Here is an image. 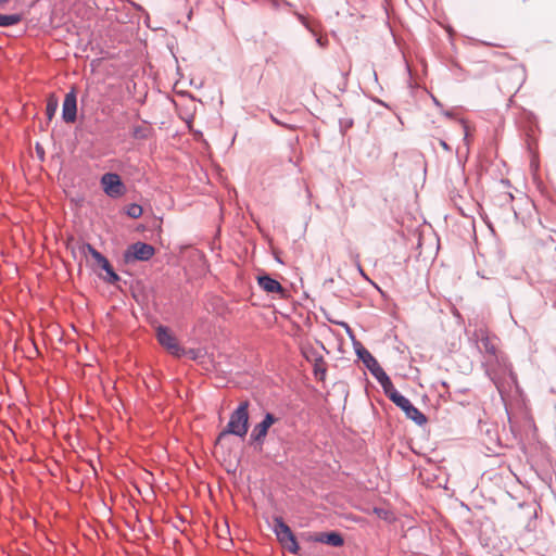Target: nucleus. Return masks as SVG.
Masks as SVG:
<instances>
[{
    "label": "nucleus",
    "instance_id": "nucleus-1",
    "mask_svg": "<svg viewBox=\"0 0 556 556\" xmlns=\"http://www.w3.org/2000/svg\"><path fill=\"white\" fill-rule=\"evenodd\" d=\"M249 402L243 401L239 404L237 409L230 415L229 421L225 430H223L216 443L219 444L222 440L228 434H235L243 438L249 429Z\"/></svg>",
    "mask_w": 556,
    "mask_h": 556
},
{
    "label": "nucleus",
    "instance_id": "nucleus-2",
    "mask_svg": "<svg viewBox=\"0 0 556 556\" xmlns=\"http://www.w3.org/2000/svg\"><path fill=\"white\" fill-rule=\"evenodd\" d=\"M384 393L396 406H399L405 413L407 418L412 419L419 426L426 424V416L417 407H415L408 399L402 395L394 388L393 383H391L390 389H384Z\"/></svg>",
    "mask_w": 556,
    "mask_h": 556
},
{
    "label": "nucleus",
    "instance_id": "nucleus-3",
    "mask_svg": "<svg viewBox=\"0 0 556 556\" xmlns=\"http://www.w3.org/2000/svg\"><path fill=\"white\" fill-rule=\"evenodd\" d=\"M274 532L278 541L283 546V548L288 549L293 554H298L300 547L296 542V539L292 533L290 527L287 523H285L282 518L277 517L274 519Z\"/></svg>",
    "mask_w": 556,
    "mask_h": 556
},
{
    "label": "nucleus",
    "instance_id": "nucleus-4",
    "mask_svg": "<svg viewBox=\"0 0 556 556\" xmlns=\"http://www.w3.org/2000/svg\"><path fill=\"white\" fill-rule=\"evenodd\" d=\"M358 355L371 375L379 381L382 389H390L392 381L379 365L378 361L366 350L358 352Z\"/></svg>",
    "mask_w": 556,
    "mask_h": 556
},
{
    "label": "nucleus",
    "instance_id": "nucleus-5",
    "mask_svg": "<svg viewBox=\"0 0 556 556\" xmlns=\"http://www.w3.org/2000/svg\"><path fill=\"white\" fill-rule=\"evenodd\" d=\"M473 337L480 343L479 350L484 352L490 357H496L498 339L492 334L485 327H480L475 330Z\"/></svg>",
    "mask_w": 556,
    "mask_h": 556
},
{
    "label": "nucleus",
    "instance_id": "nucleus-6",
    "mask_svg": "<svg viewBox=\"0 0 556 556\" xmlns=\"http://www.w3.org/2000/svg\"><path fill=\"white\" fill-rule=\"evenodd\" d=\"M159 343L176 357H181L184 349L179 345L176 337L169 331L168 328L160 326L156 331Z\"/></svg>",
    "mask_w": 556,
    "mask_h": 556
},
{
    "label": "nucleus",
    "instance_id": "nucleus-7",
    "mask_svg": "<svg viewBox=\"0 0 556 556\" xmlns=\"http://www.w3.org/2000/svg\"><path fill=\"white\" fill-rule=\"evenodd\" d=\"M101 184L104 192L112 198L121 197L124 193V186L117 174H104Z\"/></svg>",
    "mask_w": 556,
    "mask_h": 556
},
{
    "label": "nucleus",
    "instance_id": "nucleus-8",
    "mask_svg": "<svg viewBox=\"0 0 556 556\" xmlns=\"http://www.w3.org/2000/svg\"><path fill=\"white\" fill-rule=\"evenodd\" d=\"M154 253L155 250L152 245L143 242H136L127 249L125 257L127 261L130 258L137 261H148L154 255Z\"/></svg>",
    "mask_w": 556,
    "mask_h": 556
},
{
    "label": "nucleus",
    "instance_id": "nucleus-9",
    "mask_svg": "<svg viewBox=\"0 0 556 556\" xmlns=\"http://www.w3.org/2000/svg\"><path fill=\"white\" fill-rule=\"evenodd\" d=\"M84 249H86L90 254L91 256L94 258V261L97 262V264L103 269L105 270L106 273V277H104V279L108 281V282H111V283H114L116 282L119 278L118 276L116 275V273L113 270V267L111 266V264L109 263V261L106 260V257H104L99 251H97L92 245L90 244H86L84 247Z\"/></svg>",
    "mask_w": 556,
    "mask_h": 556
},
{
    "label": "nucleus",
    "instance_id": "nucleus-10",
    "mask_svg": "<svg viewBox=\"0 0 556 556\" xmlns=\"http://www.w3.org/2000/svg\"><path fill=\"white\" fill-rule=\"evenodd\" d=\"M77 100L75 90H71L65 94L62 108V117L66 123H74L76 121Z\"/></svg>",
    "mask_w": 556,
    "mask_h": 556
},
{
    "label": "nucleus",
    "instance_id": "nucleus-11",
    "mask_svg": "<svg viewBox=\"0 0 556 556\" xmlns=\"http://www.w3.org/2000/svg\"><path fill=\"white\" fill-rule=\"evenodd\" d=\"M276 418L271 414H266L265 418L257 424L251 434V438L256 442H263L264 438L267 434V431L271 425H274Z\"/></svg>",
    "mask_w": 556,
    "mask_h": 556
},
{
    "label": "nucleus",
    "instance_id": "nucleus-12",
    "mask_svg": "<svg viewBox=\"0 0 556 556\" xmlns=\"http://www.w3.org/2000/svg\"><path fill=\"white\" fill-rule=\"evenodd\" d=\"M257 282L267 293H283V288L280 282L269 276H260Z\"/></svg>",
    "mask_w": 556,
    "mask_h": 556
},
{
    "label": "nucleus",
    "instance_id": "nucleus-13",
    "mask_svg": "<svg viewBox=\"0 0 556 556\" xmlns=\"http://www.w3.org/2000/svg\"><path fill=\"white\" fill-rule=\"evenodd\" d=\"M316 541L329 544L331 546H342L344 541L341 534L337 532H329V533H321L319 538L316 539Z\"/></svg>",
    "mask_w": 556,
    "mask_h": 556
},
{
    "label": "nucleus",
    "instance_id": "nucleus-14",
    "mask_svg": "<svg viewBox=\"0 0 556 556\" xmlns=\"http://www.w3.org/2000/svg\"><path fill=\"white\" fill-rule=\"evenodd\" d=\"M59 106V100L54 94H49L46 105V114L49 121L52 119Z\"/></svg>",
    "mask_w": 556,
    "mask_h": 556
},
{
    "label": "nucleus",
    "instance_id": "nucleus-15",
    "mask_svg": "<svg viewBox=\"0 0 556 556\" xmlns=\"http://www.w3.org/2000/svg\"><path fill=\"white\" fill-rule=\"evenodd\" d=\"M21 20H22V17L18 14H10V15L0 14V26L8 27V26L16 25L21 22Z\"/></svg>",
    "mask_w": 556,
    "mask_h": 556
},
{
    "label": "nucleus",
    "instance_id": "nucleus-16",
    "mask_svg": "<svg viewBox=\"0 0 556 556\" xmlns=\"http://www.w3.org/2000/svg\"><path fill=\"white\" fill-rule=\"evenodd\" d=\"M314 371L315 375H321L320 379H324V376L326 375V367L325 363L321 356H318L314 359Z\"/></svg>",
    "mask_w": 556,
    "mask_h": 556
},
{
    "label": "nucleus",
    "instance_id": "nucleus-17",
    "mask_svg": "<svg viewBox=\"0 0 556 556\" xmlns=\"http://www.w3.org/2000/svg\"><path fill=\"white\" fill-rule=\"evenodd\" d=\"M142 212V207L138 204H130L127 207V215L131 218H139Z\"/></svg>",
    "mask_w": 556,
    "mask_h": 556
},
{
    "label": "nucleus",
    "instance_id": "nucleus-18",
    "mask_svg": "<svg viewBox=\"0 0 556 556\" xmlns=\"http://www.w3.org/2000/svg\"><path fill=\"white\" fill-rule=\"evenodd\" d=\"M372 513L377 515L378 518L388 520L390 518V513L383 508H377L375 507L372 509Z\"/></svg>",
    "mask_w": 556,
    "mask_h": 556
},
{
    "label": "nucleus",
    "instance_id": "nucleus-19",
    "mask_svg": "<svg viewBox=\"0 0 556 556\" xmlns=\"http://www.w3.org/2000/svg\"><path fill=\"white\" fill-rule=\"evenodd\" d=\"M182 356H188L191 359H195L199 356V351H195V350H192V349H190V350H185L184 349Z\"/></svg>",
    "mask_w": 556,
    "mask_h": 556
},
{
    "label": "nucleus",
    "instance_id": "nucleus-20",
    "mask_svg": "<svg viewBox=\"0 0 556 556\" xmlns=\"http://www.w3.org/2000/svg\"><path fill=\"white\" fill-rule=\"evenodd\" d=\"M458 126L462 130V132L464 134L465 136V139L467 138L468 136V128H467V125L464 123V122H458Z\"/></svg>",
    "mask_w": 556,
    "mask_h": 556
},
{
    "label": "nucleus",
    "instance_id": "nucleus-21",
    "mask_svg": "<svg viewBox=\"0 0 556 556\" xmlns=\"http://www.w3.org/2000/svg\"><path fill=\"white\" fill-rule=\"evenodd\" d=\"M440 146L444 149V150H450V147L447 146V143L443 140H440Z\"/></svg>",
    "mask_w": 556,
    "mask_h": 556
},
{
    "label": "nucleus",
    "instance_id": "nucleus-22",
    "mask_svg": "<svg viewBox=\"0 0 556 556\" xmlns=\"http://www.w3.org/2000/svg\"><path fill=\"white\" fill-rule=\"evenodd\" d=\"M134 136H135L136 138L141 137V134H140V129H139V128H136V129L134 130Z\"/></svg>",
    "mask_w": 556,
    "mask_h": 556
},
{
    "label": "nucleus",
    "instance_id": "nucleus-23",
    "mask_svg": "<svg viewBox=\"0 0 556 556\" xmlns=\"http://www.w3.org/2000/svg\"><path fill=\"white\" fill-rule=\"evenodd\" d=\"M303 354H304L305 358L309 359V356L307 355L305 350H303Z\"/></svg>",
    "mask_w": 556,
    "mask_h": 556
},
{
    "label": "nucleus",
    "instance_id": "nucleus-24",
    "mask_svg": "<svg viewBox=\"0 0 556 556\" xmlns=\"http://www.w3.org/2000/svg\"><path fill=\"white\" fill-rule=\"evenodd\" d=\"M9 0H0V5L7 3Z\"/></svg>",
    "mask_w": 556,
    "mask_h": 556
}]
</instances>
